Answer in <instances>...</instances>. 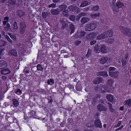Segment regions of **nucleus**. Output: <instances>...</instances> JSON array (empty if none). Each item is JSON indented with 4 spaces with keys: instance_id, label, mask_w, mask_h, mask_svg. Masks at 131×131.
I'll return each mask as SVG.
<instances>
[{
    "instance_id": "1",
    "label": "nucleus",
    "mask_w": 131,
    "mask_h": 131,
    "mask_svg": "<svg viewBox=\"0 0 131 131\" xmlns=\"http://www.w3.org/2000/svg\"><path fill=\"white\" fill-rule=\"evenodd\" d=\"M7 120L9 122L8 123H7V125L6 124H5V129L8 130H10V125L13 123H15L16 124V125H17L18 127L20 128V126L18 124V122L16 118L14 117H9Z\"/></svg>"
},
{
    "instance_id": "2",
    "label": "nucleus",
    "mask_w": 131,
    "mask_h": 131,
    "mask_svg": "<svg viewBox=\"0 0 131 131\" xmlns=\"http://www.w3.org/2000/svg\"><path fill=\"white\" fill-rule=\"evenodd\" d=\"M97 24V22L94 21L93 23L86 24L85 30L86 31H91L95 29Z\"/></svg>"
},
{
    "instance_id": "3",
    "label": "nucleus",
    "mask_w": 131,
    "mask_h": 131,
    "mask_svg": "<svg viewBox=\"0 0 131 131\" xmlns=\"http://www.w3.org/2000/svg\"><path fill=\"white\" fill-rule=\"evenodd\" d=\"M119 29L123 35L131 37V29L129 28H126L120 26Z\"/></svg>"
},
{
    "instance_id": "4",
    "label": "nucleus",
    "mask_w": 131,
    "mask_h": 131,
    "mask_svg": "<svg viewBox=\"0 0 131 131\" xmlns=\"http://www.w3.org/2000/svg\"><path fill=\"white\" fill-rule=\"evenodd\" d=\"M94 124L95 127L97 128H98L101 129L102 128V124L100 119H96L94 122Z\"/></svg>"
},
{
    "instance_id": "5",
    "label": "nucleus",
    "mask_w": 131,
    "mask_h": 131,
    "mask_svg": "<svg viewBox=\"0 0 131 131\" xmlns=\"http://www.w3.org/2000/svg\"><path fill=\"white\" fill-rule=\"evenodd\" d=\"M69 9L70 11H75L77 13H79V8L77 6L71 5L69 7Z\"/></svg>"
},
{
    "instance_id": "6",
    "label": "nucleus",
    "mask_w": 131,
    "mask_h": 131,
    "mask_svg": "<svg viewBox=\"0 0 131 131\" xmlns=\"http://www.w3.org/2000/svg\"><path fill=\"white\" fill-rule=\"evenodd\" d=\"M97 110L100 111H106L107 110V108L105 106L100 104L97 105Z\"/></svg>"
},
{
    "instance_id": "7",
    "label": "nucleus",
    "mask_w": 131,
    "mask_h": 131,
    "mask_svg": "<svg viewBox=\"0 0 131 131\" xmlns=\"http://www.w3.org/2000/svg\"><path fill=\"white\" fill-rule=\"evenodd\" d=\"M109 76L115 78H117L118 76L119 72L117 71L115 72H108Z\"/></svg>"
},
{
    "instance_id": "8",
    "label": "nucleus",
    "mask_w": 131,
    "mask_h": 131,
    "mask_svg": "<svg viewBox=\"0 0 131 131\" xmlns=\"http://www.w3.org/2000/svg\"><path fill=\"white\" fill-rule=\"evenodd\" d=\"M113 31L112 29L108 30L105 32L104 34L105 35V38L111 37L113 36Z\"/></svg>"
},
{
    "instance_id": "9",
    "label": "nucleus",
    "mask_w": 131,
    "mask_h": 131,
    "mask_svg": "<svg viewBox=\"0 0 131 131\" xmlns=\"http://www.w3.org/2000/svg\"><path fill=\"white\" fill-rule=\"evenodd\" d=\"M86 34V32L84 31H81L80 32L77 31L76 34L75 35V36L76 37L80 38L84 36Z\"/></svg>"
},
{
    "instance_id": "10",
    "label": "nucleus",
    "mask_w": 131,
    "mask_h": 131,
    "mask_svg": "<svg viewBox=\"0 0 131 131\" xmlns=\"http://www.w3.org/2000/svg\"><path fill=\"white\" fill-rule=\"evenodd\" d=\"M102 81L103 78L99 77L95 79L93 83L94 84H97L102 83Z\"/></svg>"
},
{
    "instance_id": "11",
    "label": "nucleus",
    "mask_w": 131,
    "mask_h": 131,
    "mask_svg": "<svg viewBox=\"0 0 131 131\" xmlns=\"http://www.w3.org/2000/svg\"><path fill=\"white\" fill-rule=\"evenodd\" d=\"M16 2L13 0H10L8 1V7L11 8H13L15 6Z\"/></svg>"
},
{
    "instance_id": "12",
    "label": "nucleus",
    "mask_w": 131,
    "mask_h": 131,
    "mask_svg": "<svg viewBox=\"0 0 131 131\" xmlns=\"http://www.w3.org/2000/svg\"><path fill=\"white\" fill-rule=\"evenodd\" d=\"M10 70L8 68L3 69L1 70V72L2 74L6 75L10 73Z\"/></svg>"
},
{
    "instance_id": "13",
    "label": "nucleus",
    "mask_w": 131,
    "mask_h": 131,
    "mask_svg": "<svg viewBox=\"0 0 131 131\" xmlns=\"http://www.w3.org/2000/svg\"><path fill=\"white\" fill-rule=\"evenodd\" d=\"M98 76H101L103 77H107L108 76L107 72L105 71H100L97 73Z\"/></svg>"
},
{
    "instance_id": "14",
    "label": "nucleus",
    "mask_w": 131,
    "mask_h": 131,
    "mask_svg": "<svg viewBox=\"0 0 131 131\" xmlns=\"http://www.w3.org/2000/svg\"><path fill=\"white\" fill-rule=\"evenodd\" d=\"M96 33L95 32H92L88 35L87 38L88 39L91 40V39L95 38L96 37Z\"/></svg>"
},
{
    "instance_id": "15",
    "label": "nucleus",
    "mask_w": 131,
    "mask_h": 131,
    "mask_svg": "<svg viewBox=\"0 0 131 131\" xmlns=\"http://www.w3.org/2000/svg\"><path fill=\"white\" fill-rule=\"evenodd\" d=\"M9 54L14 57H16L17 56V51L15 49L10 50L9 51Z\"/></svg>"
},
{
    "instance_id": "16",
    "label": "nucleus",
    "mask_w": 131,
    "mask_h": 131,
    "mask_svg": "<svg viewBox=\"0 0 131 131\" xmlns=\"http://www.w3.org/2000/svg\"><path fill=\"white\" fill-rule=\"evenodd\" d=\"M90 21V18L86 17H82L81 20V21L82 24H84Z\"/></svg>"
},
{
    "instance_id": "17",
    "label": "nucleus",
    "mask_w": 131,
    "mask_h": 131,
    "mask_svg": "<svg viewBox=\"0 0 131 131\" xmlns=\"http://www.w3.org/2000/svg\"><path fill=\"white\" fill-rule=\"evenodd\" d=\"M100 51L103 54H105L107 53V48L105 45H103L101 46L100 49Z\"/></svg>"
},
{
    "instance_id": "18",
    "label": "nucleus",
    "mask_w": 131,
    "mask_h": 131,
    "mask_svg": "<svg viewBox=\"0 0 131 131\" xmlns=\"http://www.w3.org/2000/svg\"><path fill=\"white\" fill-rule=\"evenodd\" d=\"M25 14V13L22 10H20L17 11V15L20 17L23 16Z\"/></svg>"
},
{
    "instance_id": "19",
    "label": "nucleus",
    "mask_w": 131,
    "mask_h": 131,
    "mask_svg": "<svg viewBox=\"0 0 131 131\" xmlns=\"http://www.w3.org/2000/svg\"><path fill=\"white\" fill-rule=\"evenodd\" d=\"M106 97L108 101L109 102H112L113 101L114 97L112 95L108 94L106 95Z\"/></svg>"
},
{
    "instance_id": "20",
    "label": "nucleus",
    "mask_w": 131,
    "mask_h": 131,
    "mask_svg": "<svg viewBox=\"0 0 131 131\" xmlns=\"http://www.w3.org/2000/svg\"><path fill=\"white\" fill-rule=\"evenodd\" d=\"M70 29L71 30L70 35L73 33L75 30V27L73 24H71L70 25Z\"/></svg>"
},
{
    "instance_id": "21",
    "label": "nucleus",
    "mask_w": 131,
    "mask_h": 131,
    "mask_svg": "<svg viewBox=\"0 0 131 131\" xmlns=\"http://www.w3.org/2000/svg\"><path fill=\"white\" fill-rule=\"evenodd\" d=\"M60 13V10L59 9L57 8L55 9H52L51 11V13L52 14L57 15L58 14Z\"/></svg>"
},
{
    "instance_id": "22",
    "label": "nucleus",
    "mask_w": 131,
    "mask_h": 131,
    "mask_svg": "<svg viewBox=\"0 0 131 131\" xmlns=\"http://www.w3.org/2000/svg\"><path fill=\"white\" fill-rule=\"evenodd\" d=\"M89 5V3L87 1H84L81 4L80 7H83L88 6Z\"/></svg>"
},
{
    "instance_id": "23",
    "label": "nucleus",
    "mask_w": 131,
    "mask_h": 131,
    "mask_svg": "<svg viewBox=\"0 0 131 131\" xmlns=\"http://www.w3.org/2000/svg\"><path fill=\"white\" fill-rule=\"evenodd\" d=\"M87 14V13H85L84 12H82L80 14H79L77 16V20H79L80 18L83 16H84L86 15V14Z\"/></svg>"
},
{
    "instance_id": "24",
    "label": "nucleus",
    "mask_w": 131,
    "mask_h": 131,
    "mask_svg": "<svg viewBox=\"0 0 131 131\" xmlns=\"http://www.w3.org/2000/svg\"><path fill=\"white\" fill-rule=\"evenodd\" d=\"M30 116V118H36V113L34 111H31V112H28Z\"/></svg>"
},
{
    "instance_id": "25",
    "label": "nucleus",
    "mask_w": 131,
    "mask_h": 131,
    "mask_svg": "<svg viewBox=\"0 0 131 131\" xmlns=\"http://www.w3.org/2000/svg\"><path fill=\"white\" fill-rule=\"evenodd\" d=\"M21 23L20 24V32L21 34H24L25 30V24H24L23 26H21Z\"/></svg>"
},
{
    "instance_id": "26",
    "label": "nucleus",
    "mask_w": 131,
    "mask_h": 131,
    "mask_svg": "<svg viewBox=\"0 0 131 131\" xmlns=\"http://www.w3.org/2000/svg\"><path fill=\"white\" fill-rule=\"evenodd\" d=\"M108 59V57H103L101 59L100 62L102 64H103L106 62Z\"/></svg>"
},
{
    "instance_id": "27",
    "label": "nucleus",
    "mask_w": 131,
    "mask_h": 131,
    "mask_svg": "<svg viewBox=\"0 0 131 131\" xmlns=\"http://www.w3.org/2000/svg\"><path fill=\"white\" fill-rule=\"evenodd\" d=\"M116 6L118 8H119L124 7V4L123 3L121 2H117L116 4Z\"/></svg>"
},
{
    "instance_id": "28",
    "label": "nucleus",
    "mask_w": 131,
    "mask_h": 131,
    "mask_svg": "<svg viewBox=\"0 0 131 131\" xmlns=\"http://www.w3.org/2000/svg\"><path fill=\"white\" fill-rule=\"evenodd\" d=\"M105 38V35L104 34V33L96 37V39L97 40H100L101 39H104Z\"/></svg>"
},
{
    "instance_id": "29",
    "label": "nucleus",
    "mask_w": 131,
    "mask_h": 131,
    "mask_svg": "<svg viewBox=\"0 0 131 131\" xmlns=\"http://www.w3.org/2000/svg\"><path fill=\"white\" fill-rule=\"evenodd\" d=\"M24 118L26 121H28L30 119L29 113H24Z\"/></svg>"
},
{
    "instance_id": "30",
    "label": "nucleus",
    "mask_w": 131,
    "mask_h": 131,
    "mask_svg": "<svg viewBox=\"0 0 131 131\" xmlns=\"http://www.w3.org/2000/svg\"><path fill=\"white\" fill-rule=\"evenodd\" d=\"M13 105L16 107H17L19 104V103L17 99H13L12 100Z\"/></svg>"
},
{
    "instance_id": "31",
    "label": "nucleus",
    "mask_w": 131,
    "mask_h": 131,
    "mask_svg": "<svg viewBox=\"0 0 131 131\" xmlns=\"http://www.w3.org/2000/svg\"><path fill=\"white\" fill-rule=\"evenodd\" d=\"M26 52V50L23 47L20 48L18 50V52L22 55L24 54Z\"/></svg>"
},
{
    "instance_id": "32",
    "label": "nucleus",
    "mask_w": 131,
    "mask_h": 131,
    "mask_svg": "<svg viewBox=\"0 0 131 131\" xmlns=\"http://www.w3.org/2000/svg\"><path fill=\"white\" fill-rule=\"evenodd\" d=\"M94 50L96 53H98L100 52L99 50V46L98 44H97L95 45L94 48Z\"/></svg>"
},
{
    "instance_id": "33",
    "label": "nucleus",
    "mask_w": 131,
    "mask_h": 131,
    "mask_svg": "<svg viewBox=\"0 0 131 131\" xmlns=\"http://www.w3.org/2000/svg\"><path fill=\"white\" fill-rule=\"evenodd\" d=\"M113 84V81L111 79H108L107 81V85L109 87H112Z\"/></svg>"
},
{
    "instance_id": "34",
    "label": "nucleus",
    "mask_w": 131,
    "mask_h": 131,
    "mask_svg": "<svg viewBox=\"0 0 131 131\" xmlns=\"http://www.w3.org/2000/svg\"><path fill=\"white\" fill-rule=\"evenodd\" d=\"M69 11L67 9H65L62 12V14L63 16L67 17L69 16Z\"/></svg>"
},
{
    "instance_id": "35",
    "label": "nucleus",
    "mask_w": 131,
    "mask_h": 131,
    "mask_svg": "<svg viewBox=\"0 0 131 131\" xmlns=\"http://www.w3.org/2000/svg\"><path fill=\"white\" fill-rule=\"evenodd\" d=\"M9 18L7 16L4 17V21H3V24L5 25L9 21Z\"/></svg>"
},
{
    "instance_id": "36",
    "label": "nucleus",
    "mask_w": 131,
    "mask_h": 131,
    "mask_svg": "<svg viewBox=\"0 0 131 131\" xmlns=\"http://www.w3.org/2000/svg\"><path fill=\"white\" fill-rule=\"evenodd\" d=\"M6 62V61L3 60H0V69H1L2 67H5Z\"/></svg>"
},
{
    "instance_id": "37",
    "label": "nucleus",
    "mask_w": 131,
    "mask_h": 131,
    "mask_svg": "<svg viewBox=\"0 0 131 131\" xmlns=\"http://www.w3.org/2000/svg\"><path fill=\"white\" fill-rule=\"evenodd\" d=\"M15 93L18 95H21L22 93V91L20 89H17L15 90Z\"/></svg>"
},
{
    "instance_id": "38",
    "label": "nucleus",
    "mask_w": 131,
    "mask_h": 131,
    "mask_svg": "<svg viewBox=\"0 0 131 131\" xmlns=\"http://www.w3.org/2000/svg\"><path fill=\"white\" fill-rule=\"evenodd\" d=\"M108 108L110 111L112 113L114 112V110L113 108L112 104L109 102H108Z\"/></svg>"
},
{
    "instance_id": "39",
    "label": "nucleus",
    "mask_w": 131,
    "mask_h": 131,
    "mask_svg": "<svg viewBox=\"0 0 131 131\" xmlns=\"http://www.w3.org/2000/svg\"><path fill=\"white\" fill-rule=\"evenodd\" d=\"M125 105H127L129 107L131 106V100L129 99L126 101L125 103Z\"/></svg>"
},
{
    "instance_id": "40",
    "label": "nucleus",
    "mask_w": 131,
    "mask_h": 131,
    "mask_svg": "<svg viewBox=\"0 0 131 131\" xmlns=\"http://www.w3.org/2000/svg\"><path fill=\"white\" fill-rule=\"evenodd\" d=\"M99 6L98 5H96L91 7V10L95 11H98L99 9Z\"/></svg>"
},
{
    "instance_id": "41",
    "label": "nucleus",
    "mask_w": 131,
    "mask_h": 131,
    "mask_svg": "<svg viewBox=\"0 0 131 131\" xmlns=\"http://www.w3.org/2000/svg\"><path fill=\"white\" fill-rule=\"evenodd\" d=\"M47 82L48 85H52L54 83V80L53 79H50L49 80H48Z\"/></svg>"
},
{
    "instance_id": "42",
    "label": "nucleus",
    "mask_w": 131,
    "mask_h": 131,
    "mask_svg": "<svg viewBox=\"0 0 131 131\" xmlns=\"http://www.w3.org/2000/svg\"><path fill=\"white\" fill-rule=\"evenodd\" d=\"M59 8H60L61 10L63 11V10H65L67 6L65 5L62 4L60 5L59 6Z\"/></svg>"
},
{
    "instance_id": "43",
    "label": "nucleus",
    "mask_w": 131,
    "mask_h": 131,
    "mask_svg": "<svg viewBox=\"0 0 131 131\" xmlns=\"http://www.w3.org/2000/svg\"><path fill=\"white\" fill-rule=\"evenodd\" d=\"M92 50L91 49H88L87 54L86 55V57H90L91 55Z\"/></svg>"
},
{
    "instance_id": "44",
    "label": "nucleus",
    "mask_w": 131,
    "mask_h": 131,
    "mask_svg": "<svg viewBox=\"0 0 131 131\" xmlns=\"http://www.w3.org/2000/svg\"><path fill=\"white\" fill-rule=\"evenodd\" d=\"M37 70L39 71H42L43 70V68L40 64H38L37 66Z\"/></svg>"
},
{
    "instance_id": "45",
    "label": "nucleus",
    "mask_w": 131,
    "mask_h": 131,
    "mask_svg": "<svg viewBox=\"0 0 131 131\" xmlns=\"http://www.w3.org/2000/svg\"><path fill=\"white\" fill-rule=\"evenodd\" d=\"M6 42L2 40H0V46H4L6 44Z\"/></svg>"
},
{
    "instance_id": "46",
    "label": "nucleus",
    "mask_w": 131,
    "mask_h": 131,
    "mask_svg": "<svg viewBox=\"0 0 131 131\" xmlns=\"http://www.w3.org/2000/svg\"><path fill=\"white\" fill-rule=\"evenodd\" d=\"M100 14L99 13H95L91 15V17L93 18H95L96 17H99L100 16Z\"/></svg>"
},
{
    "instance_id": "47",
    "label": "nucleus",
    "mask_w": 131,
    "mask_h": 131,
    "mask_svg": "<svg viewBox=\"0 0 131 131\" xmlns=\"http://www.w3.org/2000/svg\"><path fill=\"white\" fill-rule=\"evenodd\" d=\"M13 29L15 30H17L18 28L17 23L16 21H15L13 26Z\"/></svg>"
},
{
    "instance_id": "48",
    "label": "nucleus",
    "mask_w": 131,
    "mask_h": 131,
    "mask_svg": "<svg viewBox=\"0 0 131 131\" xmlns=\"http://www.w3.org/2000/svg\"><path fill=\"white\" fill-rule=\"evenodd\" d=\"M97 101V99L96 97H95L93 99L92 101V103L93 105H95Z\"/></svg>"
},
{
    "instance_id": "49",
    "label": "nucleus",
    "mask_w": 131,
    "mask_h": 131,
    "mask_svg": "<svg viewBox=\"0 0 131 131\" xmlns=\"http://www.w3.org/2000/svg\"><path fill=\"white\" fill-rule=\"evenodd\" d=\"M77 18V16H74L73 15H71L70 17V19L72 21H74L75 20V19Z\"/></svg>"
},
{
    "instance_id": "50",
    "label": "nucleus",
    "mask_w": 131,
    "mask_h": 131,
    "mask_svg": "<svg viewBox=\"0 0 131 131\" xmlns=\"http://www.w3.org/2000/svg\"><path fill=\"white\" fill-rule=\"evenodd\" d=\"M122 65L123 67L125 68V65L126 64V61L124 60L123 59H122Z\"/></svg>"
},
{
    "instance_id": "51",
    "label": "nucleus",
    "mask_w": 131,
    "mask_h": 131,
    "mask_svg": "<svg viewBox=\"0 0 131 131\" xmlns=\"http://www.w3.org/2000/svg\"><path fill=\"white\" fill-rule=\"evenodd\" d=\"M4 49V48L0 49V58L1 57V56L4 55V53L3 52Z\"/></svg>"
},
{
    "instance_id": "52",
    "label": "nucleus",
    "mask_w": 131,
    "mask_h": 131,
    "mask_svg": "<svg viewBox=\"0 0 131 131\" xmlns=\"http://www.w3.org/2000/svg\"><path fill=\"white\" fill-rule=\"evenodd\" d=\"M109 87L107 84H106L104 85L103 86V88L105 90L107 91L109 90Z\"/></svg>"
},
{
    "instance_id": "53",
    "label": "nucleus",
    "mask_w": 131,
    "mask_h": 131,
    "mask_svg": "<svg viewBox=\"0 0 131 131\" xmlns=\"http://www.w3.org/2000/svg\"><path fill=\"white\" fill-rule=\"evenodd\" d=\"M5 38L9 42L11 43H12V41L10 39L9 37L7 35H6L5 36Z\"/></svg>"
},
{
    "instance_id": "54",
    "label": "nucleus",
    "mask_w": 131,
    "mask_h": 131,
    "mask_svg": "<svg viewBox=\"0 0 131 131\" xmlns=\"http://www.w3.org/2000/svg\"><path fill=\"white\" fill-rule=\"evenodd\" d=\"M122 122L121 121H118L117 123L115 125V127H119L121 124Z\"/></svg>"
},
{
    "instance_id": "55",
    "label": "nucleus",
    "mask_w": 131,
    "mask_h": 131,
    "mask_svg": "<svg viewBox=\"0 0 131 131\" xmlns=\"http://www.w3.org/2000/svg\"><path fill=\"white\" fill-rule=\"evenodd\" d=\"M56 6V4L54 3H52L48 5V7L49 8L51 7H54Z\"/></svg>"
},
{
    "instance_id": "56",
    "label": "nucleus",
    "mask_w": 131,
    "mask_h": 131,
    "mask_svg": "<svg viewBox=\"0 0 131 131\" xmlns=\"http://www.w3.org/2000/svg\"><path fill=\"white\" fill-rule=\"evenodd\" d=\"M7 77L6 76L2 75L1 77V79L4 81H6Z\"/></svg>"
},
{
    "instance_id": "57",
    "label": "nucleus",
    "mask_w": 131,
    "mask_h": 131,
    "mask_svg": "<svg viewBox=\"0 0 131 131\" xmlns=\"http://www.w3.org/2000/svg\"><path fill=\"white\" fill-rule=\"evenodd\" d=\"M100 115V114L99 113L97 112L96 113L95 116V118L97 119H99V116Z\"/></svg>"
},
{
    "instance_id": "58",
    "label": "nucleus",
    "mask_w": 131,
    "mask_h": 131,
    "mask_svg": "<svg viewBox=\"0 0 131 131\" xmlns=\"http://www.w3.org/2000/svg\"><path fill=\"white\" fill-rule=\"evenodd\" d=\"M62 28L63 29H64L68 25L65 22L62 24Z\"/></svg>"
},
{
    "instance_id": "59",
    "label": "nucleus",
    "mask_w": 131,
    "mask_h": 131,
    "mask_svg": "<svg viewBox=\"0 0 131 131\" xmlns=\"http://www.w3.org/2000/svg\"><path fill=\"white\" fill-rule=\"evenodd\" d=\"M107 41L110 43L112 44L114 41L113 39H108Z\"/></svg>"
},
{
    "instance_id": "60",
    "label": "nucleus",
    "mask_w": 131,
    "mask_h": 131,
    "mask_svg": "<svg viewBox=\"0 0 131 131\" xmlns=\"http://www.w3.org/2000/svg\"><path fill=\"white\" fill-rule=\"evenodd\" d=\"M116 68L113 67H110L109 68V71H113L115 70Z\"/></svg>"
},
{
    "instance_id": "61",
    "label": "nucleus",
    "mask_w": 131,
    "mask_h": 131,
    "mask_svg": "<svg viewBox=\"0 0 131 131\" xmlns=\"http://www.w3.org/2000/svg\"><path fill=\"white\" fill-rule=\"evenodd\" d=\"M81 41L76 40L74 42V44L76 45H78L81 43Z\"/></svg>"
},
{
    "instance_id": "62",
    "label": "nucleus",
    "mask_w": 131,
    "mask_h": 131,
    "mask_svg": "<svg viewBox=\"0 0 131 131\" xmlns=\"http://www.w3.org/2000/svg\"><path fill=\"white\" fill-rule=\"evenodd\" d=\"M8 35L9 36L11 37V38L13 40H14L16 38V37H15L14 35H13L11 33H9L8 34Z\"/></svg>"
},
{
    "instance_id": "63",
    "label": "nucleus",
    "mask_w": 131,
    "mask_h": 131,
    "mask_svg": "<svg viewBox=\"0 0 131 131\" xmlns=\"http://www.w3.org/2000/svg\"><path fill=\"white\" fill-rule=\"evenodd\" d=\"M48 103L50 104H52L53 102V100L51 98H48Z\"/></svg>"
},
{
    "instance_id": "64",
    "label": "nucleus",
    "mask_w": 131,
    "mask_h": 131,
    "mask_svg": "<svg viewBox=\"0 0 131 131\" xmlns=\"http://www.w3.org/2000/svg\"><path fill=\"white\" fill-rule=\"evenodd\" d=\"M96 42V41L95 40L92 41H90V44L91 45H92L94 44Z\"/></svg>"
}]
</instances>
